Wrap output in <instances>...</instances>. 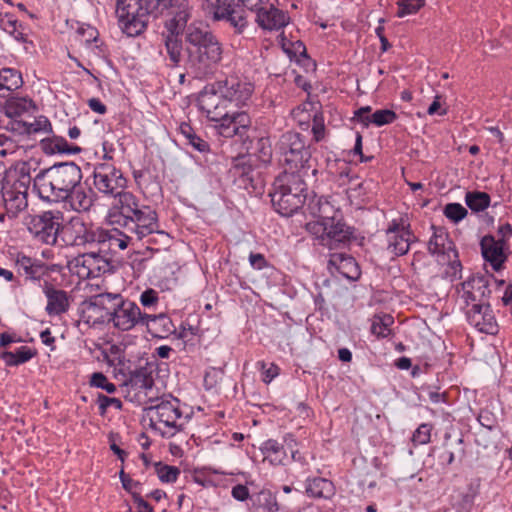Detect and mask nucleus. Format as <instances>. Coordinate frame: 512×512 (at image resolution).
<instances>
[{
	"label": "nucleus",
	"instance_id": "obj_1",
	"mask_svg": "<svg viewBox=\"0 0 512 512\" xmlns=\"http://www.w3.org/2000/svg\"><path fill=\"white\" fill-rule=\"evenodd\" d=\"M127 180L122 171L109 162L98 163L93 169V185L95 189L106 196H113L117 199L114 204V210L125 217L128 227L137 229L134 225L136 221L140 223H152V207L141 203L138 197L133 193L124 191Z\"/></svg>",
	"mask_w": 512,
	"mask_h": 512
},
{
	"label": "nucleus",
	"instance_id": "obj_2",
	"mask_svg": "<svg viewBox=\"0 0 512 512\" xmlns=\"http://www.w3.org/2000/svg\"><path fill=\"white\" fill-rule=\"evenodd\" d=\"M197 103L206 117L216 122L215 129L219 135L225 138L246 136L251 126L250 116L244 111L230 109L216 83L205 86L198 96Z\"/></svg>",
	"mask_w": 512,
	"mask_h": 512
},
{
	"label": "nucleus",
	"instance_id": "obj_3",
	"mask_svg": "<svg viewBox=\"0 0 512 512\" xmlns=\"http://www.w3.org/2000/svg\"><path fill=\"white\" fill-rule=\"evenodd\" d=\"M188 64L196 77L213 75L223 59V45L208 28L191 24L185 32Z\"/></svg>",
	"mask_w": 512,
	"mask_h": 512
},
{
	"label": "nucleus",
	"instance_id": "obj_4",
	"mask_svg": "<svg viewBox=\"0 0 512 512\" xmlns=\"http://www.w3.org/2000/svg\"><path fill=\"white\" fill-rule=\"evenodd\" d=\"M152 214L154 215V217L151 218L152 223L148 224L149 222H147L146 224L144 223L145 226L138 227L135 221L134 225H137V229H135L134 227H128L125 222V217L116 211L113 216L117 217V219L114 222L122 226L125 231H121L117 228L110 230L99 228V237L97 238V245H100L99 252H101L104 249L103 247L107 244L108 250L116 253L118 250H125L130 244H133L134 240L141 241L146 237H148V244L156 242L167 244L169 234L159 229L158 214L153 208ZM140 224L143 225V223Z\"/></svg>",
	"mask_w": 512,
	"mask_h": 512
},
{
	"label": "nucleus",
	"instance_id": "obj_5",
	"mask_svg": "<svg viewBox=\"0 0 512 512\" xmlns=\"http://www.w3.org/2000/svg\"><path fill=\"white\" fill-rule=\"evenodd\" d=\"M81 180L82 171L76 163H57L35 174L34 190L41 200L58 203L66 200Z\"/></svg>",
	"mask_w": 512,
	"mask_h": 512
},
{
	"label": "nucleus",
	"instance_id": "obj_6",
	"mask_svg": "<svg viewBox=\"0 0 512 512\" xmlns=\"http://www.w3.org/2000/svg\"><path fill=\"white\" fill-rule=\"evenodd\" d=\"M317 220L306 223L305 228L317 241L318 245L330 250L347 245L354 237V228L343 220L330 215L333 207L328 201L319 199L317 202Z\"/></svg>",
	"mask_w": 512,
	"mask_h": 512
},
{
	"label": "nucleus",
	"instance_id": "obj_7",
	"mask_svg": "<svg viewBox=\"0 0 512 512\" xmlns=\"http://www.w3.org/2000/svg\"><path fill=\"white\" fill-rule=\"evenodd\" d=\"M309 176L297 171H283L274 180L269 195L273 207L280 215L291 216L302 207L306 199V178Z\"/></svg>",
	"mask_w": 512,
	"mask_h": 512
},
{
	"label": "nucleus",
	"instance_id": "obj_8",
	"mask_svg": "<svg viewBox=\"0 0 512 512\" xmlns=\"http://www.w3.org/2000/svg\"><path fill=\"white\" fill-rule=\"evenodd\" d=\"M150 428L163 438H172L183 430V417L177 398H158L144 409Z\"/></svg>",
	"mask_w": 512,
	"mask_h": 512
},
{
	"label": "nucleus",
	"instance_id": "obj_9",
	"mask_svg": "<svg viewBox=\"0 0 512 512\" xmlns=\"http://www.w3.org/2000/svg\"><path fill=\"white\" fill-rule=\"evenodd\" d=\"M279 161L284 171H297L304 175L315 176L317 169L312 165L311 152L300 133H284L276 145Z\"/></svg>",
	"mask_w": 512,
	"mask_h": 512
},
{
	"label": "nucleus",
	"instance_id": "obj_10",
	"mask_svg": "<svg viewBox=\"0 0 512 512\" xmlns=\"http://www.w3.org/2000/svg\"><path fill=\"white\" fill-rule=\"evenodd\" d=\"M62 220L61 212L48 210L26 215L23 224L35 241L54 246L61 234Z\"/></svg>",
	"mask_w": 512,
	"mask_h": 512
},
{
	"label": "nucleus",
	"instance_id": "obj_11",
	"mask_svg": "<svg viewBox=\"0 0 512 512\" xmlns=\"http://www.w3.org/2000/svg\"><path fill=\"white\" fill-rule=\"evenodd\" d=\"M202 7L213 21L227 22L236 34H242L248 26L247 13L235 0H207Z\"/></svg>",
	"mask_w": 512,
	"mask_h": 512
},
{
	"label": "nucleus",
	"instance_id": "obj_12",
	"mask_svg": "<svg viewBox=\"0 0 512 512\" xmlns=\"http://www.w3.org/2000/svg\"><path fill=\"white\" fill-rule=\"evenodd\" d=\"M99 228L86 223L80 217H72L65 225L62 224L60 238L67 246L92 247L97 244Z\"/></svg>",
	"mask_w": 512,
	"mask_h": 512
},
{
	"label": "nucleus",
	"instance_id": "obj_13",
	"mask_svg": "<svg viewBox=\"0 0 512 512\" xmlns=\"http://www.w3.org/2000/svg\"><path fill=\"white\" fill-rule=\"evenodd\" d=\"M164 11H167L171 18L165 21V32L162 36L180 37L191 16L188 2L171 0L168 3H161L158 13L162 14Z\"/></svg>",
	"mask_w": 512,
	"mask_h": 512
},
{
	"label": "nucleus",
	"instance_id": "obj_14",
	"mask_svg": "<svg viewBox=\"0 0 512 512\" xmlns=\"http://www.w3.org/2000/svg\"><path fill=\"white\" fill-rule=\"evenodd\" d=\"M387 249L395 256H403L408 253L412 242L417 238L410 230V224H405L403 219H393L386 230Z\"/></svg>",
	"mask_w": 512,
	"mask_h": 512
},
{
	"label": "nucleus",
	"instance_id": "obj_15",
	"mask_svg": "<svg viewBox=\"0 0 512 512\" xmlns=\"http://www.w3.org/2000/svg\"><path fill=\"white\" fill-rule=\"evenodd\" d=\"M219 92L222 93L224 99L230 109L239 108L245 105L251 98L254 87L251 83L241 81L237 77H228L223 81L216 82Z\"/></svg>",
	"mask_w": 512,
	"mask_h": 512
},
{
	"label": "nucleus",
	"instance_id": "obj_16",
	"mask_svg": "<svg viewBox=\"0 0 512 512\" xmlns=\"http://www.w3.org/2000/svg\"><path fill=\"white\" fill-rule=\"evenodd\" d=\"M150 314L142 313L137 304L130 300L123 299L116 311L110 318L115 328L121 331H129L137 325H145Z\"/></svg>",
	"mask_w": 512,
	"mask_h": 512
},
{
	"label": "nucleus",
	"instance_id": "obj_17",
	"mask_svg": "<svg viewBox=\"0 0 512 512\" xmlns=\"http://www.w3.org/2000/svg\"><path fill=\"white\" fill-rule=\"evenodd\" d=\"M123 299L119 293H100L92 296L86 306V312L89 313L87 322L90 321L91 313L97 312H100V315L93 320V323L110 321Z\"/></svg>",
	"mask_w": 512,
	"mask_h": 512
},
{
	"label": "nucleus",
	"instance_id": "obj_18",
	"mask_svg": "<svg viewBox=\"0 0 512 512\" xmlns=\"http://www.w3.org/2000/svg\"><path fill=\"white\" fill-rule=\"evenodd\" d=\"M466 317L471 326L479 332L494 335L498 332V325L488 303H473L467 307Z\"/></svg>",
	"mask_w": 512,
	"mask_h": 512
},
{
	"label": "nucleus",
	"instance_id": "obj_19",
	"mask_svg": "<svg viewBox=\"0 0 512 512\" xmlns=\"http://www.w3.org/2000/svg\"><path fill=\"white\" fill-rule=\"evenodd\" d=\"M0 191L8 217H17L28 207V189L21 184H11L2 187Z\"/></svg>",
	"mask_w": 512,
	"mask_h": 512
},
{
	"label": "nucleus",
	"instance_id": "obj_20",
	"mask_svg": "<svg viewBox=\"0 0 512 512\" xmlns=\"http://www.w3.org/2000/svg\"><path fill=\"white\" fill-rule=\"evenodd\" d=\"M462 295L466 307L473 303H484V299L490 296L489 280L486 276L475 275L461 283Z\"/></svg>",
	"mask_w": 512,
	"mask_h": 512
},
{
	"label": "nucleus",
	"instance_id": "obj_21",
	"mask_svg": "<svg viewBox=\"0 0 512 512\" xmlns=\"http://www.w3.org/2000/svg\"><path fill=\"white\" fill-rule=\"evenodd\" d=\"M47 298L45 311L49 316H60L70 309L71 296L65 290L56 288L48 280L41 285Z\"/></svg>",
	"mask_w": 512,
	"mask_h": 512
},
{
	"label": "nucleus",
	"instance_id": "obj_22",
	"mask_svg": "<svg viewBox=\"0 0 512 512\" xmlns=\"http://www.w3.org/2000/svg\"><path fill=\"white\" fill-rule=\"evenodd\" d=\"M481 253L485 261L489 262L493 270L499 271L508 258L505 252L506 245L497 241L492 235H485L480 241Z\"/></svg>",
	"mask_w": 512,
	"mask_h": 512
},
{
	"label": "nucleus",
	"instance_id": "obj_23",
	"mask_svg": "<svg viewBox=\"0 0 512 512\" xmlns=\"http://www.w3.org/2000/svg\"><path fill=\"white\" fill-rule=\"evenodd\" d=\"M16 267L19 275L24 277L25 281H38L41 286L44 284L45 280H48L49 270L47 266L43 263L36 262L30 257H18Z\"/></svg>",
	"mask_w": 512,
	"mask_h": 512
},
{
	"label": "nucleus",
	"instance_id": "obj_24",
	"mask_svg": "<svg viewBox=\"0 0 512 512\" xmlns=\"http://www.w3.org/2000/svg\"><path fill=\"white\" fill-rule=\"evenodd\" d=\"M335 269L343 277L351 281H356L361 276V270L352 256L343 253H333L328 260V269L333 273Z\"/></svg>",
	"mask_w": 512,
	"mask_h": 512
},
{
	"label": "nucleus",
	"instance_id": "obj_25",
	"mask_svg": "<svg viewBox=\"0 0 512 512\" xmlns=\"http://www.w3.org/2000/svg\"><path fill=\"white\" fill-rule=\"evenodd\" d=\"M257 12L256 21L260 27L266 30H279L286 26L289 17L282 10L275 8L273 5L254 9Z\"/></svg>",
	"mask_w": 512,
	"mask_h": 512
},
{
	"label": "nucleus",
	"instance_id": "obj_26",
	"mask_svg": "<svg viewBox=\"0 0 512 512\" xmlns=\"http://www.w3.org/2000/svg\"><path fill=\"white\" fill-rule=\"evenodd\" d=\"M432 236L428 242V251L431 254L438 255H448L450 252L454 253V256L457 257V251L455 249L454 243L450 240L449 234L444 227L440 226H431Z\"/></svg>",
	"mask_w": 512,
	"mask_h": 512
},
{
	"label": "nucleus",
	"instance_id": "obj_27",
	"mask_svg": "<svg viewBox=\"0 0 512 512\" xmlns=\"http://www.w3.org/2000/svg\"><path fill=\"white\" fill-rule=\"evenodd\" d=\"M333 482L324 477H308L305 481V494L313 499H331L335 495Z\"/></svg>",
	"mask_w": 512,
	"mask_h": 512
},
{
	"label": "nucleus",
	"instance_id": "obj_28",
	"mask_svg": "<svg viewBox=\"0 0 512 512\" xmlns=\"http://www.w3.org/2000/svg\"><path fill=\"white\" fill-rule=\"evenodd\" d=\"M249 512H285L277 497L269 490H261L250 497Z\"/></svg>",
	"mask_w": 512,
	"mask_h": 512
},
{
	"label": "nucleus",
	"instance_id": "obj_29",
	"mask_svg": "<svg viewBox=\"0 0 512 512\" xmlns=\"http://www.w3.org/2000/svg\"><path fill=\"white\" fill-rule=\"evenodd\" d=\"M65 201H68L71 208L77 212H87L93 206L95 194L90 188H84L78 184Z\"/></svg>",
	"mask_w": 512,
	"mask_h": 512
},
{
	"label": "nucleus",
	"instance_id": "obj_30",
	"mask_svg": "<svg viewBox=\"0 0 512 512\" xmlns=\"http://www.w3.org/2000/svg\"><path fill=\"white\" fill-rule=\"evenodd\" d=\"M23 79L21 73L13 68L0 70V97H8L12 91L22 87Z\"/></svg>",
	"mask_w": 512,
	"mask_h": 512
},
{
	"label": "nucleus",
	"instance_id": "obj_31",
	"mask_svg": "<svg viewBox=\"0 0 512 512\" xmlns=\"http://www.w3.org/2000/svg\"><path fill=\"white\" fill-rule=\"evenodd\" d=\"M37 171V164L33 161H19L14 166L16 180L12 184H21L24 188L29 189L31 182L34 183L33 173Z\"/></svg>",
	"mask_w": 512,
	"mask_h": 512
},
{
	"label": "nucleus",
	"instance_id": "obj_32",
	"mask_svg": "<svg viewBox=\"0 0 512 512\" xmlns=\"http://www.w3.org/2000/svg\"><path fill=\"white\" fill-rule=\"evenodd\" d=\"M261 451L264 454V458L273 465L283 464L287 458L283 445L273 439L265 441L262 444Z\"/></svg>",
	"mask_w": 512,
	"mask_h": 512
},
{
	"label": "nucleus",
	"instance_id": "obj_33",
	"mask_svg": "<svg viewBox=\"0 0 512 512\" xmlns=\"http://www.w3.org/2000/svg\"><path fill=\"white\" fill-rule=\"evenodd\" d=\"M165 51L173 66H178L182 60L183 43L181 37L162 36Z\"/></svg>",
	"mask_w": 512,
	"mask_h": 512
},
{
	"label": "nucleus",
	"instance_id": "obj_34",
	"mask_svg": "<svg viewBox=\"0 0 512 512\" xmlns=\"http://www.w3.org/2000/svg\"><path fill=\"white\" fill-rule=\"evenodd\" d=\"M36 353L27 346H21L15 353L3 351L0 353V358L7 366H17L29 361Z\"/></svg>",
	"mask_w": 512,
	"mask_h": 512
},
{
	"label": "nucleus",
	"instance_id": "obj_35",
	"mask_svg": "<svg viewBox=\"0 0 512 512\" xmlns=\"http://www.w3.org/2000/svg\"><path fill=\"white\" fill-rule=\"evenodd\" d=\"M0 27L17 41H25L22 25L10 13H0Z\"/></svg>",
	"mask_w": 512,
	"mask_h": 512
},
{
	"label": "nucleus",
	"instance_id": "obj_36",
	"mask_svg": "<svg viewBox=\"0 0 512 512\" xmlns=\"http://www.w3.org/2000/svg\"><path fill=\"white\" fill-rule=\"evenodd\" d=\"M35 109V105L31 99L12 97L7 100L5 105L6 114L9 117L20 116L25 112Z\"/></svg>",
	"mask_w": 512,
	"mask_h": 512
},
{
	"label": "nucleus",
	"instance_id": "obj_37",
	"mask_svg": "<svg viewBox=\"0 0 512 512\" xmlns=\"http://www.w3.org/2000/svg\"><path fill=\"white\" fill-rule=\"evenodd\" d=\"M393 323V317L388 314L375 315L371 324V333L377 338H386L391 334L390 326Z\"/></svg>",
	"mask_w": 512,
	"mask_h": 512
},
{
	"label": "nucleus",
	"instance_id": "obj_38",
	"mask_svg": "<svg viewBox=\"0 0 512 512\" xmlns=\"http://www.w3.org/2000/svg\"><path fill=\"white\" fill-rule=\"evenodd\" d=\"M136 183L145 189L160 190V179L158 175H153L150 167H146L133 173Z\"/></svg>",
	"mask_w": 512,
	"mask_h": 512
},
{
	"label": "nucleus",
	"instance_id": "obj_39",
	"mask_svg": "<svg viewBox=\"0 0 512 512\" xmlns=\"http://www.w3.org/2000/svg\"><path fill=\"white\" fill-rule=\"evenodd\" d=\"M150 324H152V327L155 331H158V328H161L159 333H155V336L159 338H164L173 330V324L172 321L163 314L160 315H151L150 318L147 319V323L145 325L148 327L149 331H151Z\"/></svg>",
	"mask_w": 512,
	"mask_h": 512
},
{
	"label": "nucleus",
	"instance_id": "obj_40",
	"mask_svg": "<svg viewBox=\"0 0 512 512\" xmlns=\"http://www.w3.org/2000/svg\"><path fill=\"white\" fill-rule=\"evenodd\" d=\"M490 196L486 192H467L465 195L466 205L474 212L484 211L490 205Z\"/></svg>",
	"mask_w": 512,
	"mask_h": 512
},
{
	"label": "nucleus",
	"instance_id": "obj_41",
	"mask_svg": "<svg viewBox=\"0 0 512 512\" xmlns=\"http://www.w3.org/2000/svg\"><path fill=\"white\" fill-rule=\"evenodd\" d=\"M397 119V114L390 109H380L376 110L371 114V118L365 119V127H368L370 124H374L377 127H381L387 124L393 123Z\"/></svg>",
	"mask_w": 512,
	"mask_h": 512
},
{
	"label": "nucleus",
	"instance_id": "obj_42",
	"mask_svg": "<svg viewBox=\"0 0 512 512\" xmlns=\"http://www.w3.org/2000/svg\"><path fill=\"white\" fill-rule=\"evenodd\" d=\"M24 132L28 135L49 133L52 131V125L45 116H39L33 122H23Z\"/></svg>",
	"mask_w": 512,
	"mask_h": 512
},
{
	"label": "nucleus",
	"instance_id": "obj_43",
	"mask_svg": "<svg viewBox=\"0 0 512 512\" xmlns=\"http://www.w3.org/2000/svg\"><path fill=\"white\" fill-rule=\"evenodd\" d=\"M155 472L160 479V481L164 483H173L177 480L180 469L176 466H171L167 464H162L161 462H157L154 464Z\"/></svg>",
	"mask_w": 512,
	"mask_h": 512
},
{
	"label": "nucleus",
	"instance_id": "obj_44",
	"mask_svg": "<svg viewBox=\"0 0 512 512\" xmlns=\"http://www.w3.org/2000/svg\"><path fill=\"white\" fill-rule=\"evenodd\" d=\"M397 16L402 18L406 15L417 13L424 5L425 0H397Z\"/></svg>",
	"mask_w": 512,
	"mask_h": 512
},
{
	"label": "nucleus",
	"instance_id": "obj_45",
	"mask_svg": "<svg viewBox=\"0 0 512 512\" xmlns=\"http://www.w3.org/2000/svg\"><path fill=\"white\" fill-rule=\"evenodd\" d=\"M224 369L211 367L204 375V386L206 390L216 389L224 378Z\"/></svg>",
	"mask_w": 512,
	"mask_h": 512
},
{
	"label": "nucleus",
	"instance_id": "obj_46",
	"mask_svg": "<svg viewBox=\"0 0 512 512\" xmlns=\"http://www.w3.org/2000/svg\"><path fill=\"white\" fill-rule=\"evenodd\" d=\"M54 149L57 154L75 155L81 152V148L74 144H69L67 140L60 136H53Z\"/></svg>",
	"mask_w": 512,
	"mask_h": 512
},
{
	"label": "nucleus",
	"instance_id": "obj_47",
	"mask_svg": "<svg viewBox=\"0 0 512 512\" xmlns=\"http://www.w3.org/2000/svg\"><path fill=\"white\" fill-rule=\"evenodd\" d=\"M467 213L466 208L459 203H449L444 208V215L455 223L464 219Z\"/></svg>",
	"mask_w": 512,
	"mask_h": 512
},
{
	"label": "nucleus",
	"instance_id": "obj_48",
	"mask_svg": "<svg viewBox=\"0 0 512 512\" xmlns=\"http://www.w3.org/2000/svg\"><path fill=\"white\" fill-rule=\"evenodd\" d=\"M90 385L101 388L109 394H113L116 391L115 384L109 382L107 377L101 372H95L92 374Z\"/></svg>",
	"mask_w": 512,
	"mask_h": 512
},
{
	"label": "nucleus",
	"instance_id": "obj_49",
	"mask_svg": "<svg viewBox=\"0 0 512 512\" xmlns=\"http://www.w3.org/2000/svg\"><path fill=\"white\" fill-rule=\"evenodd\" d=\"M19 145L13 138L0 133V156L6 157L17 152Z\"/></svg>",
	"mask_w": 512,
	"mask_h": 512
},
{
	"label": "nucleus",
	"instance_id": "obj_50",
	"mask_svg": "<svg viewBox=\"0 0 512 512\" xmlns=\"http://www.w3.org/2000/svg\"><path fill=\"white\" fill-rule=\"evenodd\" d=\"M432 426L427 423L421 424L413 433L412 441L414 444H427L430 442Z\"/></svg>",
	"mask_w": 512,
	"mask_h": 512
},
{
	"label": "nucleus",
	"instance_id": "obj_51",
	"mask_svg": "<svg viewBox=\"0 0 512 512\" xmlns=\"http://www.w3.org/2000/svg\"><path fill=\"white\" fill-rule=\"evenodd\" d=\"M257 367L262 371V380L266 384L270 383L279 375L280 368L274 363H270L269 366H267L265 361H258Z\"/></svg>",
	"mask_w": 512,
	"mask_h": 512
},
{
	"label": "nucleus",
	"instance_id": "obj_52",
	"mask_svg": "<svg viewBox=\"0 0 512 512\" xmlns=\"http://www.w3.org/2000/svg\"><path fill=\"white\" fill-rule=\"evenodd\" d=\"M97 404L99 406V411L101 415H104L107 411V408L110 406H113L118 410L122 408V401L120 399L108 397L104 394L98 395Z\"/></svg>",
	"mask_w": 512,
	"mask_h": 512
},
{
	"label": "nucleus",
	"instance_id": "obj_53",
	"mask_svg": "<svg viewBox=\"0 0 512 512\" xmlns=\"http://www.w3.org/2000/svg\"><path fill=\"white\" fill-rule=\"evenodd\" d=\"M77 35L80 37V41L85 44H90L97 40L98 31L96 28L90 25H81L76 30Z\"/></svg>",
	"mask_w": 512,
	"mask_h": 512
},
{
	"label": "nucleus",
	"instance_id": "obj_54",
	"mask_svg": "<svg viewBox=\"0 0 512 512\" xmlns=\"http://www.w3.org/2000/svg\"><path fill=\"white\" fill-rule=\"evenodd\" d=\"M325 124L323 115L316 113L313 116L312 133L315 142H320L325 138Z\"/></svg>",
	"mask_w": 512,
	"mask_h": 512
},
{
	"label": "nucleus",
	"instance_id": "obj_55",
	"mask_svg": "<svg viewBox=\"0 0 512 512\" xmlns=\"http://www.w3.org/2000/svg\"><path fill=\"white\" fill-rule=\"evenodd\" d=\"M120 481L122 483V487L131 494L133 497L134 493H138L137 489L141 487V483L139 481L133 480L129 474H126L123 469L119 472Z\"/></svg>",
	"mask_w": 512,
	"mask_h": 512
},
{
	"label": "nucleus",
	"instance_id": "obj_56",
	"mask_svg": "<svg viewBox=\"0 0 512 512\" xmlns=\"http://www.w3.org/2000/svg\"><path fill=\"white\" fill-rule=\"evenodd\" d=\"M186 140L189 145H191L195 150L201 153H205L210 150L208 142L200 138L198 135H196V133H194L190 138Z\"/></svg>",
	"mask_w": 512,
	"mask_h": 512
},
{
	"label": "nucleus",
	"instance_id": "obj_57",
	"mask_svg": "<svg viewBox=\"0 0 512 512\" xmlns=\"http://www.w3.org/2000/svg\"><path fill=\"white\" fill-rule=\"evenodd\" d=\"M140 302L144 307L153 306L158 302V294L153 289L145 290L140 296Z\"/></svg>",
	"mask_w": 512,
	"mask_h": 512
},
{
	"label": "nucleus",
	"instance_id": "obj_58",
	"mask_svg": "<svg viewBox=\"0 0 512 512\" xmlns=\"http://www.w3.org/2000/svg\"><path fill=\"white\" fill-rule=\"evenodd\" d=\"M231 494L234 499L241 501V502H243L247 499H250V497H251L247 486L242 485V484L235 485L232 488Z\"/></svg>",
	"mask_w": 512,
	"mask_h": 512
},
{
	"label": "nucleus",
	"instance_id": "obj_59",
	"mask_svg": "<svg viewBox=\"0 0 512 512\" xmlns=\"http://www.w3.org/2000/svg\"><path fill=\"white\" fill-rule=\"evenodd\" d=\"M249 262L253 268L258 270H261L268 265L264 255L260 253H250Z\"/></svg>",
	"mask_w": 512,
	"mask_h": 512
},
{
	"label": "nucleus",
	"instance_id": "obj_60",
	"mask_svg": "<svg viewBox=\"0 0 512 512\" xmlns=\"http://www.w3.org/2000/svg\"><path fill=\"white\" fill-rule=\"evenodd\" d=\"M39 145H40V149L46 155L57 154L56 150L54 149L53 137H47V138L41 139Z\"/></svg>",
	"mask_w": 512,
	"mask_h": 512
},
{
	"label": "nucleus",
	"instance_id": "obj_61",
	"mask_svg": "<svg viewBox=\"0 0 512 512\" xmlns=\"http://www.w3.org/2000/svg\"><path fill=\"white\" fill-rule=\"evenodd\" d=\"M478 421L483 427H486L489 430L493 429L495 424V420L488 411H481L478 415Z\"/></svg>",
	"mask_w": 512,
	"mask_h": 512
},
{
	"label": "nucleus",
	"instance_id": "obj_62",
	"mask_svg": "<svg viewBox=\"0 0 512 512\" xmlns=\"http://www.w3.org/2000/svg\"><path fill=\"white\" fill-rule=\"evenodd\" d=\"M372 108L370 106H364L354 112V117L365 126V119L371 118Z\"/></svg>",
	"mask_w": 512,
	"mask_h": 512
},
{
	"label": "nucleus",
	"instance_id": "obj_63",
	"mask_svg": "<svg viewBox=\"0 0 512 512\" xmlns=\"http://www.w3.org/2000/svg\"><path fill=\"white\" fill-rule=\"evenodd\" d=\"M497 233L499 236L497 241L503 240V244L506 245V239L512 236V226L509 223H505L499 226Z\"/></svg>",
	"mask_w": 512,
	"mask_h": 512
},
{
	"label": "nucleus",
	"instance_id": "obj_64",
	"mask_svg": "<svg viewBox=\"0 0 512 512\" xmlns=\"http://www.w3.org/2000/svg\"><path fill=\"white\" fill-rule=\"evenodd\" d=\"M133 501L137 504L138 508L143 512H154L153 507L143 499L140 493L133 494Z\"/></svg>",
	"mask_w": 512,
	"mask_h": 512
}]
</instances>
